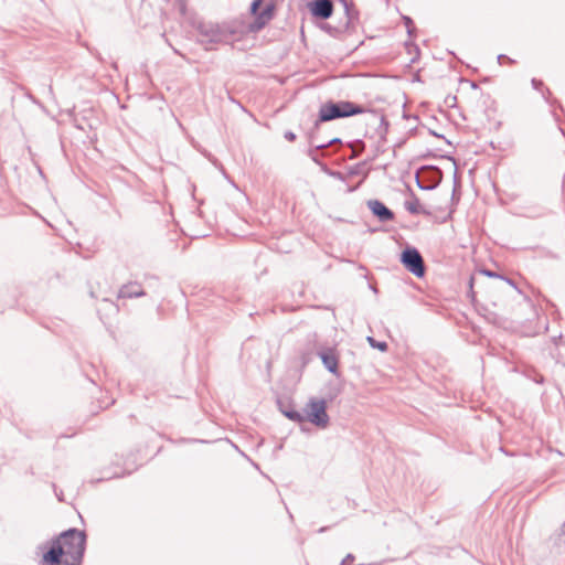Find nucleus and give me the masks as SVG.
I'll return each instance as SVG.
<instances>
[{
	"instance_id": "nucleus-36",
	"label": "nucleus",
	"mask_w": 565,
	"mask_h": 565,
	"mask_svg": "<svg viewBox=\"0 0 565 565\" xmlns=\"http://www.w3.org/2000/svg\"><path fill=\"white\" fill-rule=\"evenodd\" d=\"M429 134H431V135H434V136H436V137H440V138H444V139H445V137H444L443 135H438V134H436L434 130H429Z\"/></svg>"
},
{
	"instance_id": "nucleus-41",
	"label": "nucleus",
	"mask_w": 565,
	"mask_h": 565,
	"mask_svg": "<svg viewBox=\"0 0 565 565\" xmlns=\"http://www.w3.org/2000/svg\"><path fill=\"white\" fill-rule=\"evenodd\" d=\"M309 139H310V143H312L313 136H312V135H310V136H309Z\"/></svg>"
},
{
	"instance_id": "nucleus-30",
	"label": "nucleus",
	"mask_w": 565,
	"mask_h": 565,
	"mask_svg": "<svg viewBox=\"0 0 565 565\" xmlns=\"http://www.w3.org/2000/svg\"><path fill=\"white\" fill-rule=\"evenodd\" d=\"M501 279L504 280L507 284H509L511 287H513L514 289H516L520 292V290L518 289L515 282L512 279H510L508 277H504V276Z\"/></svg>"
},
{
	"instance_id": "nucleus-16",
	"label": "nucleus",
	"mask_w": 565,
	"mask_h": 565,
	"mask_svg": "<svg viewBox=\"0 0 565 565\" xmlns=\"http://www.w3.org/2000/svg\"><path fill=\"white\" fill-rule=\"evenodd\" d=\"M339 1L343 4V8H344L347 26H350L353 19L356 18L358 12L354 10V6H353L352 1H350V0H339Z\"/></svg>"
},
{
	"instance_id": "nucleus-11",
	"label": "nucleus",
	"mask_w": 565,
	"mask_h": 565,
	"mask_svg": "<svg viewBox=\"0 0 565 565\" xmlns=\"http://www.w3.org/2000/svg\"><path fill=\"white\" fill-rule=\"evenodd\" d=\"M146 296V291L138 281H129L122 285L118 291L117 298L132 299Z\"/></svg>"
},
{
	"instance_id": "nucleus-40",
	"label": "nucleus",
	"mask_w": 565,
	"mask_h": 565,
	"mask_svg": "<svg viewBox=\"0 0 565 565\" xmlns=\"http://www.w3.org/2000/svg\"><path fill=\"white\" fill-rule=\"evenodd\" d=\"M326 530H327V527H321V529L319 530V532L321 533V532H324Z\"/></svg>"
},
{
	"instance_id": "nucleus-38",
	"label": "nucleus",
	"mask_w": 565,
	"mask_h": 565,
	"mask_svg": "<svg viewBox=\"0 0 565 565\" xmlns=\"http://www.w3.org/2000/svg\"><path fill=\"white\" fill-rule=\"evenodd\" d=\"M356 173H358V171H356V170H353V169H352V170H350V174H351V175H354V174H356Z\"/></svg>"
},
{
	"instance_id": "nucleus-39",
	"label": "nucleus",
	"mask_w": 565,
	"mask_h": 565,
	"mask_svg": "<svg viewBox=\"0 0 565 565\" xmlns=\"http://www.w3.org/2000/svg\"><path fill=\"white\" fill-rule=\"evenodd\" d=\"M38 170H39V173L43 177L42 169L40 167H38Z\"/></svg>"
},
{
	"instance_id": "nucleus-15",
	"label": "nucleus",
	"mask_w": 565,
	"mask_h": 565,
	"mask_svg": "<svg viewBox=\"0 0 565 565\" xmlns=\"http://www.w3.org/2000/svg\"><path fill=\"white\" fill-rule=\"evenodd\" d=\"M404 205H405V209L411 214H414V215H417V214H426V215H428L429 214L428 211H426L425 209H423L420 206L419 200L416 196H414V199L412 201H406Z\"/></svg>"
},
{
	"instance_id": "nucleus-28",
	"label": "nucleus",
	"mask_w": 565,
	"mask_h": 565,
	"mask_svg": "<svg viewBox=\"0 0 565 565\" xmlns=\"http://www.w3.org/2000/svg\"><path fill=\"white\" fill-rule=\"evenodd\" d=\"M473 284H475V277L471 276L469 278V291H468V296H470L471 298H473V296H475Z\"/></svg>"
},
{
	"instance_id": "nucleus-24",
	"label": "nucleus",
	"mask_w": 565,
	"mask_h": 565,
	"mask_svg": "<svg viewBox=\"0 0 565 565\" xmlns=\"http://www.w3.org/2000/svg\"><path fill=\"white\" fill-rule=\"evenodd\" d=\"M323 171H326L332 178L344 181V175L340 171L329 170L326 166H323Z\"/></svg>"
},
{
	"instance_id": "nucleus-34",
	"label": "nucleus",
	"mask_w": 565,
	"mask_h": 565,
	"mask_svg": "<svg viewBox=\"0 0 565 565\" xmlns=\"http://www.w3.org/2000/svg\"><path fill=\"white\" fill-rule=\"evenodd\" d=\"M454 183H455L454 192H456L457 186H459V182H458L457 173L456 172H455V175H454ZM452 195H455V193H452Z\"/></svg>"
},
{
	"instance_id": "nucleus-25",
	"label": "nucleus",
	"mask_w": 565,
	"mask_h": 565,
	"mask_svg": "<svg viewBox=\"0 0 565 565\" xmlns=\"http://www.w3.org/2000/svg\"><path fill=\"white\" fill-rule=\"evenodd\" d=\"M323 106H345V107H349V106H358V105L353 104L351 102H340V103L328 102Z\"/></svg>"
},
{
	"instance_id": "nucleus-13",
	"label": "nucleus",
	"mask_w": 565,
	"mask_h": 565,
	"mask_svg": "<svg viewBox=\"0 0 565 565\" xmlns=\"http://www.w3.org/2000/svg\"><path fill=\"white\" fill-rule=\"evenodd\" d=\"M49 116H51L54 120H56L58 124L64 121L65 118L70 120H74L75 126L78 129L84 130V126L82 124L77 122V119L74 118V108H66L65 110H62L61 108L57 109V114H53L49 108H42Z\"/></svg>"
},
{
	"instance_id": "nucleus-29",
	"label": "nucleus",
	"mask_w": 565,
	"mask_h": 565,
	"mask_svg": "<svg viewBox=\"0 0 565 565\" xmlns=\"http://www.w3.org/2000/svg\"><path fill=\"white\" fill-rule=\"evenodd\" d=\"M445 103L448 104V106H456L457 98H456V96L447 97Z\"/></svg>"
},
{
	"instance_id": "nucleus-2",
	"label": "nucleus",
	"mask_w": 565,
	"mask_h": 565,
	"mask_svg": "<svg viewBox=\"0 0 565 565\" xmlns=\"http://www.w3.org/2000/svg\"><path fill=\"white\" fill-rule=\"evenodd\" d=\"M356 115H363L362 120L365 126V137L385 141L390 121L386 115L379 108H320L318 118L315 119L313 127L317 129L321 122Z\"/></svg>"
},
{
	"instance_id": "nucleus-26",
	"label": "nucleus",
	"mask_w": 565,
	"mask_h": 565,
	"mask_svg": "<svg viewBox=\"0 0 565 565\" xmlns=\"http://www.w3.org/2000/svg\"><path fill=\"white\" fill-rule=\"evenodd\" d=\"M334 143H341V139L340 138H333V139L329 140L326 143L317 145V148H324V150H326L329 146L334 145Z\"/></svg>"
},
{
	"instance_id": "nucleus-18",
	"label": "nucleus",
	"mask_w": 565,
	"mask_h": 565,
	"mask_svg": "<svg viewBox=\"0 0 565 565\" xmlns=\"http://www.w3.org/2000/svg\"><path fill=\"white\" fill-rule=\"evenodd\" d=\"M321 29L323 31H326L327 33H329L330 35L337 38L339 36L343 31H345L347 29H349V26H347V21L341 25V26H332L331 24L329 23H323L321 25Z\"/></svg>"
},
{
	"instance_id": "nucleus-17",
	"label": "nucleus",
	"mask_w": 565,
	"mask_h": 565,
	"mask_svg": "<svg viewBox=\"0 0 565 565\" xmlns=\"http://www.w3.org/2000/svg\"><path fill=\"white\" fill-rule=\"evenodd\" d=\"M438 111L444 116H455L458 115L461 117L463 121L469 119L468 115L463 111V108H438Z\"/></svg>"
},
{
	"instance_id": "nucleus-35",
	"label": "nucleus",
	"mask_w": 565,
	"mask_h": 565,
	"mask_svg": "<svg viewBox=\"0 0 565 565\" xmlns=\"http://www.w3.org/2000/svg\"><path fill=\"white\" fill-rule=\"evenodd\" d=\"M406 109H407L406 107L402 108V116H403V118H407L408 117V115L406 114Z\"/></svg>"
},
{
	"instance_id": "nucleus-31",
	"label": "nucleus",
	"mask_w": 565,
	"mask_h": 565,
	"mask_svg": "<svg viewBox=\"0 0 565 565\" xmlns=\"http://www.w3.org/2000/svg\"><path fill=\"white\" fill-rule=\"evenodd\" d=\"M532 84H533V87H534L535 89H539L540 87H542V86H543V82H542V81H539V79H536V78H533V79H532Z\"/></svg>"
},
{
	"instance_id": "nucleus-6",
	"label": "nucleus",
	"mask_w": 565,
	"mask_h": 565,
	"mask_svg": "<svg viewBox=\"0 0 565 565\" xmlns=\"http://www.w3.org/2000/svg\"><path fill=\"white\" fill-rule=\"evenodd\" d=\"M399 262L415 277L423 278L426 275L424 258L415 246L406 245L399 254Z\"/></svg>"
},
{
	"instance_id": "nucleus-23",
	"label": "nucleus",
	"mask_w": 565,
	"mask_h": 565,
	"mask_svg": "<svg viewBox=\"0 0 565 565\" xmlns=\"http://www.w3.org/2000/svg\"><path fill=\"white\" fill-rule=\"evenodd\" d=\"M479 273L483 276H487V277H490V278H503V275L501 274H498L495 271H492L490 269H487V268H482L479 270Z\"/></svg>"
},
{
	"instance_id": "nucleus-5",
	"label": "nucleus",
	"mask_w": 565,
	"mask_h": 565,
	"mask_svg": "<svg viewBox=\"0 0 565 565\" xmlns=\"http://www.w3.org/2000/svg\"><path fill=\"white\" fill-rule=\"evenodd\" d=\"M302 414L305 422L308 420L319 428H326L329 425L330 417L327 413V401L323 398H310Z\"/></svg>"
},
{
	"instance_id": "nucleus-12",
	"label": "nucleus",
	"mask_w": 565,
	"mask_h": 565,
	"mask_svg": "<svg viewBox=\"0 0 565 565\" xmlns=\"http://www.w3.org/2000/svg\"><path fill=\"white\" fill-rule=\"evenodd\" d=\"M277 405L281 414L287 417L289 420H292L295 423H303L305 416L302 412L295 408V406L289 402H284L281 399L277 401Z\"/></svg>"
},
{
	"instance_id": "nucleus-21",
	"label": "nucleus",
	"mask_w": 565,
	"mask_h": 565,
	"mask_svg": "<svg viewBox=\"0 0 565 565\" xmlns=\"http://www.w3.org/2000/svg\"><path fill=\"white\" fill-rule=\"evenodd\" d=\"M319 150H324V148H317V145H316V146L309 148L308 156L310 157V159L313 162L320 164L323 168V164L320 162V159H319V154H318Z\"/></svg>"
},
{
	"instance_id": "nucleus-4",
	"label": "nucleus",
	"mask_w": 565,
	"mask_h": 565,
	"mask_svg": "<svg viewBox=\"0 0 565 565\" xmlns=\"http://www.w3.org/2000/svg\"><path fill=\"white\" fill-rule=\"evenodd\" d=\"M263 0H254L249 7V13L254 17V21L248 24V31L252 33L263 30L275 17L276 6L274 2L267 3L263 10L260 7Z\"/></svg>"
},
{
	"instance_id": "nucleus-37",
	"label": "nucleus",
	"mask_w": 565,
	"mask_h": 565,
	"mask_svg": "<svg viewBox=\"0 0 565 565\" xmlns=\"http://www.w3.org/2000/svg\"><path fill=\"white\" fill-rule=\"evenodd\" d=\"M443 158H447V159L451 160V161L456 164V161H455V159H454L452 157H449V156H443Z\"/></svg>"
},
{
	"instance_id": "nucleus-27",
	"label": "nucleus",
	"mask_w": 565,
	"mask_h": 565,
	"mask_svg": "<svg viewBox=\"0 0 565 565\" xmlns=\"http://www.w3.org/2000/svg\"><path fill=\"white\" fill-rule=\"evenodd\" d=\"M284 137H285L286 140L290 141V142L295 141L296 138H297L296 134L294 131H291V130L286 131L284 134Z\"/></svg>"
},
{
	"instance_id": "nucleus-9",
	"label": "nucleus",
	"mask_w": 565,
	"mask_h": 565,
	"mask_svg": "<svg viewBox=\"0 0 565 565\" xmlns=\"http://www.w3.org/2000/svg\"><path fill=\"white\" fill-rule=\"evenodd\" d=\"M367 207L372 214L382 223L393 221L395 217L394 212L388 209L382 201L373 199L366 202Z\"/></svg>"
},
{
	"instance_id": "nucleus-20",
	"label": "nucleus",
	"mask_w": 565,
	"mask_h": 565,
	"mask_svg": "<svg viewBox=\"0 0 565 565\" xmlns=\"http://www.w3.org/2000/svg\"><path fill=\"white\" fill-rule=\"evenodd\" d=\"M561 113H557L554 110L551 111V116L553 117V120L556 122L558 130L562 132L563 136H565V131L563 127L561 126L562 117L565 115L564 108H559Z\"/></svg>"
},
{
	"instance_id": "nucleus-43",
	"label": "nucleus",
	"mask_w": 565,
	"mask_h": 565,
	"mask_svg": "<svg viewBox=\"0 0 565 565\" xmlns=\"http://www.w3.org/2000/svg\"><path fill=\"white\" fill-rule=\"evenodd\" d=\"M340 565H347V563L342 559V562L340 563Z\"/></svg>"
},
{
	"instance_id": "nucleus-32",
	"label": "nucleus",
	"mask_w": 565,
	"mask_h": 565,
	"mask_svg": "<svg viewBox=\"0 0 565 565\" xmlns=\"http://www.w3.org/2000/svg\"><path fill=\"white\" fill-rule=\"evenodd\" d=\"M355 559V556L352 554V553H348L345 555V557L343 558V561L348 564V563H351Z\"/></svg>"
},
{
	"instance_id": "nucleus-42",
	"label": "nucleus",
	"mask_w": 565,
	"mask_h": 565,
	"mask_svg": "<svg viewBox=\"0 0 565 565\" xmlns=\"http://www.w3.org/2000/svg\"><path fill=\"white\" fill-rule=\"evenodd\" d=\"M562 531L565 533V523L562 525Z\"/></svg>"
},
{
	"instance_id": "nucleus-22",
	"label": "nucleus",
	"mask_w": 565,
	"mask_h": 565,
	"mask_svg": "<svg viewBox=\"0 0 565 565\" xmlns=\"http://www.w3.org/2000/svg\"><path fill=\"white\" fill-rule=\"evenodd\" d=\"M403 21H404V24H405V26H406V29H407V33H408L409 35H412V34H413V32L415 31L413 20H412L409 17L404 15V17H403Z\"/></svg>"
},
{
	"instance_id": "nucleus-19",
	"label": "nucleus",
	"mask_w": 565,
	"mask_h": 565,
	"mask_svg": "<svg viewBox=\"0 0 565 565\" xmlns=\"http://www.w3.org/2000/svg\"><path fill=\"white\" fill-rule=\"evenodd\" d=\"M366 340H367L369 344L371 345V348L377 349L381 352H385L388 349V345L385 341H377L373 337H367Z\"/></svg>"
},
{
	"instance_id": "nucleus-10",
	"label": "nucleus",
	"mask_w": 565,
	"mask_h": 565,
	"mask_svg": "<svg viewBox=\"0 0 565 565\" xmlns=\"http://www.w3.org/2000/svg\"><path fill=\"white\" fill-rule=\"evenodd\" d=\"M311 14L321 20L329 19L333 13V3L331 0H312L308 3Z\"/></svg>"
},
{
	"instance_id": "nucleus-33",
	"label": "nucleus",
	"mask_w": 565,
	"mask_h": 565,
	"mask_svg": "<svg viewBox=\"0 0 565 565\" xmlns=\"http://www.w3.org/2000/svg\"><path fill=\"white\" fill-rule=\"evenodd\" d=\"M301 360H302V364L306 365L307 363H309L310 361V355L309 354H302L301 355Z\"/></svg>"
},
{
	"instance_id": "nucleus-7",
	"label": "nucleus",
	"mask_w": 565,
	"mask_h": 565,
	"mask_svg": "<svg viewBox=\"0 0 565 565\" xmlns=\"http://www.w3.org/2000/svg\"><path fill=\"white\" fill-rule=\"evenodd\" d=\"M443 170L436 166H423L415 174L416 184L420 190L433 191L443 181Z\"/></svg>"
},
{
	"instance_id": "nucleus-1",
	"label": "nucleus",
	"mask_w": 565,
	"mask_h": 565,
	"mask_svg": "<svg viewBox=\"0 0 565 565\" xmlns=\"http://www.w3.org/2000/svg\"><path fill=\"white\" fill-rule=\"evenodd\" d=\"M86 543L85 531L67 529L38 546L42 551L39 565H82Z\"/></svg>"
},
{
	"instance_id": "nucleus-3",
	"label": "nucleus",
	"mask_w": 565,
	"mask_h": 565,
	"mask_svg": "<svg viewBox=\"0 0 565 565\" xmlns=\"http://www.w3.org/2000/svg\"><path fill=\"white\" fill-rule=\"evenodd\" d=\"M199 34V42L205 45L206 50H211L216 44H225L237 34V25L235 21H224L216 23L212 21H200L195 24Z\"/></svg>"
},
{
	"instance_id": "nucleus-8",
	"label": "nucleus",
	"mask_w": 565,
	"mask_h": 565,
	"mask_svg": "<svg viewBox=\"0 0 565 565\" xmlns=\"http://www.w3.org/2000/svg\"><path fill=\"white\" fill-rule=\"evenodd\" d=\"M323 366L333 375L340 376L339 372V354L335 347H321L317 350Z\"/></svg>"
},
{
	"instance_id": "nucleus-14",
	"label": "nucleus",
	"mask_w": 565,
	"mask_h": 565,
	"mask_svg": "<svg viewBox=\"0 0 565 565\" xmlns=\"http://www.w3.org/2000/svg\"><path fill=\"white\" fill-rule=\"evenodd\" d=\"M522 374L536 384H543L545 382V377L533 366H525Z\"/></svg>"
}]
</instances>
